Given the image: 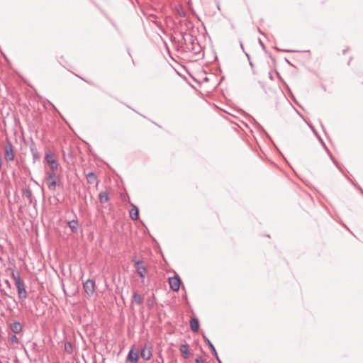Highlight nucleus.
<instances>
[{
	"mask_svg": "<svg viewBox=\"0 0 363 363\" xmlns=\"http://www.w3.org/2000/svg\"><path fill=\"white\" fill-rule=\"evenodd\" d=\"M203 339L205 340V342L207 343V345L209 346L211 350L212 351V353L215 356V357H217V352H216V350L214 347V345L212 344V342L210 341V340L206 337L205 335H203Z\"/></svg>",
	"mask_w": 363,
	"mask_h": 363,
	"instance_id": "17",
	"label": "nucleus"
},
{
	"mask_svg": "<svg viewBox=\"0 0 363 363\" xmlns=\"http://www.w3.org/2000/svg\"><path fill=\"white\" fill-rule=\"evenodd\" d=\"M65 351L68 354H71L72 352V345L71 342H66L65 343Z\"/></svg>",
	"mask_w": 363,
	"mask_h": 363,
	"instance_id": "19",
	"label": "nucleus"
},
{
	"mask_svg": "<svg viewBox=\"0 0 363 363\" xmlns=\"http://www.w3.org/2000/svg\"><path fill=\"white\" fill-rule=\"evenodd\" d=\"M147 305L150 308H152L153 307L154 303L153 301L151 299H148L147 301Z\"/></svg>",
	"mask_w": 363,
	"mask_h": 363,
	"instance_id": "27",
	"label": "nucleus"
},
{
	"mask_svg": "<svg viewBox=\"0 0 363 363\" xmlns=\"http://www.w3.org/2000/svg\"><path fill=\"white\" fill-rule=\"evenodd\" d=\"M187 38H189V40L191 41V43H193V40H192V36L189 34H186L183 36V39L184 40V41H186L187 40Z\"/></svg>",
	"mask_w": 363,
	"mask_h": 363,
	"instance_id": "25",
	"label": "nucleus"
},
{
	"mask_svg": "<svg viewBox=\"0 0 363 363\" xmlns=\"http://www.w3.org/2000/svg\"><path fill=\"white\" fill-rule=\"evenodd\" d=\"M246 56L247 57L248 60H250V56L247 53H246Z\"/></svg>",
	"mask_w": 363,
	"mask_h": 363,
	"instance_id": "31",
	"label": "nucleus"
},
{
	"mask_svg": "<svg viewBox=\"0 0 363 363\" xmlns=\"http://www.w3.org/2000/svg\"><path fill=\"white\" fill-rule=\"evenodd\" d=\"M16 286L19 298L26 299L27 298V292L26 290L25 284L21 278L16 279Z\"/></svg>",
	"mask_w": 363,
	"mask_h": 363,
	"instance_id": "3",
	"label": "nucleus"
},
{
	"mask_svg": "<svg viewBox=\"0 0 363 363\" xmlns=\"http://www.w3.org/2000/svg\"><path fill=\"white\" fill-rule=\"evenodd\" d=\"M190 327L192 331L197 332L199 328V323L197 318H194L190 320Z\"/></svg>",
	"mask_w": 363,
	"mask_h": 363,
	"instance_id": "14",
	"label": "nucleus"
},
{
	"mask_svg": "<svg viewBox=\"0 0 363 363\" xmlns=\"http://www.w3.org/2000/svg\"><path fill=\"white\" fill-rule=\"evenodd\" d=\"M55 186H56V182L55 180H52L49 184H48V188L50 190H55Z\"/></svg>",
	"mask_w": 363,
	"mask_h": 363,
	"instance_id": "20",
	"label": "nucleus"
},
{
	"mask_svg": "<svg viewBox=\"0 0 363 363\" xmlns=\"http://www.w3.org/2000/svg\"><path fill=\"white\" fill-rule=\"evenodd\" d=\"M259 43H260V45H262L263 47L264 44L261 41H259Z\"/></svg>",
	"mask_w": 363,
	"mask_h": 363,
	"instance_id": "32",
	"label": "nucleus"
},
{
	"mask_svg": "<svg viewBox=\"0 0 363 363\" xmlns=\"http://www.w3.org/2000/svg\"><path fill=\"white\" fill-rule=\"evenodd\" d=\"M133 301L135 302L138 305H141L143 302V298L138 294L137 292H135L133 295Z\"/></svg>",
	"mask_w": 363,
	"mask_h": 363,
	"instance_id": "18",
	"label": "nucleus"
},
{
	"mask_svg": "<svg viewBox=\"0 0 363 363\" xmlns=\"http://www.w3.org/2000/svg\"><path fill=\"white\" fill-rule=\"evenodd\" d=\"M138 357V352H134L133 350L131 349L128 354L127 361L130 363H137Z\"/></svg>",
	"mask_w": 363,
	"mask_h": 363,
	"instance_id": "8",
	"label": "nucleus"
},
{
	"mask_svg": "<svg viewBox=\"0 0 363 363\" xmlns=\"http://www.w3.org/2000/svg\"><path fill=\"white\" fill-rule=\"evenodd\" d=\"M83 287L84 291L87 294L88 296H91L94 294L95 291V281L92 279H87L83 284Z\"/></svg>",
	"mask_w": 363,
	"mask_h": 363,
	"instance_id": "4",
	"label": "nucleus"
},
{
	"mask_svg": "<svg viewBox=\"0 0 363 363\" xmlns=\"http://www.w3.org/2000/svg\"><path fill=\"white\" fill-rule=\"evenodd\" d=\"M45 160L50 164L51 169L55 170L58 168L59 163L57 160L55 159L54 155L51 153H46Z\"/></svg>",
	"mask_w": 363,
	"mask_h": 363,
	"instance_id": "6",
	"label": "nucleus"
},
{
	"mask_svg": "<svg viewBox=\"0 0 363 363\" xmlns=\"http://www.w3.org/2000/svg\"><path fill=\"white\" fill-rule=\"evenodd\" d=\"M170 289L174 291H178L181 284V279L178 276L169 278Z\"/></svg>",
	"mask_w": 363,
	"mask_h": 363,
	"instance_id": "5",
	"label": "nucleus"
},
{
	"mask_svg": "<svg viewBox=\"0 0 363 363\" xmlns=\"http://www.w3.org/2000/svg\"><path fill=\"white\" fill-rule=\"evenodd\" d=\"M179 350L184 359L188 358V354L189 352V345L187 344H183L180 346Z\"/></svg>",
	"mask_w": 363,
	"mask_h": 363,
	"instance_id": "13",
	"label": "nucleus"
},
{
	"mask_svg": "<svg viewBox=\"0 0 363 363\" xmlns=\"http://www.w3.org/2000/svg\"><path fill=\"white\" fill-rule=\"evenodd\" d=\"M68 226L72 233H75L78 228V220L77 218L73 219L68 222Z\"/></svg>",
	"mask_w": 363,
	"mask_h": 363,
	"instance_id": "15",
	"label": "nucleus"
},
{
	"mask_svg": "<svg viewBox=\"0 0 363 363\" xmlns=\"http://www.w3.org/2000/svg\"><path fill=\"white\" fill-rule=\"evenodd\" d=\"M130 217L133 220H136L139 218V209L135 205H133L132 208L130 210Z\"/></svg>",
	"mask_w": 363,
	"mask_h": 363,
	"instance_id": "9",
	"label": "nucleus"
},
{
	"mask_svg": "<svg viewBox=\"0 0 363 363\" xmlns=\"http://www.w3.org/2000/svg\"><path fill=\"white\" fill-rule=\"evenodd\" d=\"M4 158L7 162H12L14 160L13 146L10 141H7L4 147Z\"/></svg>",
	"mask_w": 363,
	"mask_h": 363,
	"instance_id": "1",
	"label": "nucleus"
},
{
	"mask_svg": "<svg viewBox=\"0 0 363 363\" xmlns=\"http://www.w3.org/2000/svg\"><path fill=\"white\" fill-rule=\"evenodd\" d=\"M195 362H196V363H203V358L201 356L198 357L196 359Z\"/></svg>",
	"mask_w": 363,
	"mask_h": 363,
	"instance_id": "28",
	"label": "nucleus"
},
{
	"mask_svg": "<svg viewBox=\"0 0 363 363\" xmlns=\"http://www.w3.org/2000/svg\"><path fill=\"white\" fill-rule=\"evenodd\" d=\"M250 66L252 67H253V63H252V62L250 61Z\"/></svg>",
	"mask_w": 363,
	"mask_h": 363,
	"instance_id": "30",
	"label": "nucleus"
},
{
	"mask_svg": "<svg viewBox=\"0 0 363 363\" xmlns=\"http://www.w3.org/2000/svg\"><path fill=\"white\" fill-rule=\"evenodd\" d=\"M10 329L15 334H18L22 330V325L19 322H14L10 325Z\"/></svg>",
	"mask_w": 363,
	"mask_h": 363,
	"instance_id": "10",
	"label": "nucleus"
},
{
	"mask_svg": "<svg viewBox=\"0 0 363 363\" xmlns=\"http://www.w3.org/2000/svg\"><path fill=\"white\" fill-rule=\"evenodd\" d=\"M30 152H31V154H32V156L33 158V161L35 162L37 160H38L40 158V154L38 152V150H37L34 143H32V145L30 147Z\"/></svg>",
	"mask_w": 363,
	"mask_h": 363,
	"instance_id": "11",
	"label": "nucleus"
},
{
	"mask_svg": "<svg viewBox=\"0 0 363 363\" xmlns=\"http://www.w3.org/2000/svg\"><path fill=\"white\" fill-rule=\"evenodd\" d=\"M177 13L179 16L181 17H185L186 16V13L185 11L182 9H177Z\"/></svg>",
	"mask_w": 363,
	"mask_h": 363,
	"instance_id": "23",
	"label": "nucleus"
},
{
	"mask_svg": "<svg viewBox=\"0 0 363 363\" xmlns=\"http://www.w3.org/2000/svg\"><path fill=\"white\" fill-rule=\"evenodd\" d=\"M11 277L15 280V282L16 283V279L21 278L19 273L15 272L14 271L11 273Z\"/></svg>",
	"mask_w": 363,
	"mask_h": 363,
	"instance_id": "22",
	"label": "nucleus"
},
{
	"mask_svg": "<svg viewBox=\"0 0 363 363\" xmlns=\"http://www.w3.org/2000/svg\"><path fill=\"white\" fill-rule=\"evenodd\" d=\"M86 177L87 179V182L89 184H94L96 182L97 184L99 183V182L96 179V176L93 172H89L88 174H86Z\"/></svg>",
	"mask_w": 363,
	"mask_h": 363,
	"instance_id": "12",
	"label": "nucleus"
},
{
	"mask_svg": "<svg viewBox=\"0 0 363 363\" xmlns=\"http://www.w3.org/2000/svg\"><path fill=\"white\" fill-rule=\"evenodd\" d=\"M140 356L144 360H149L152 356V347L145 345L140 352Z\"/></svg>",
	"mask_w": 363,
	"mask_h": 363,
	"instance_id": "7",
	"label": "nucleus"
},
{
	"mask_svg": "<svg viewBox=\"0 0 363 363\" xmlns=\"http://www.w3.org/2000/svg\"><path fill=\"white\" fill-rule=\"evenodd\" d=\"M133 261L135 262L134 267L137 274L143 280L147 272L146 267L143 265V262L140 260H135L133 259Z\"/></svg>",
	"mask_w": 363,
	"mask_h": 363,
	"instance_id": "2",
	"label": "nucleus"
},
{
	"mask_svg": "<svg viewBox=\"0 0 363 363\" xmlns=\"http://www.w3.org/2000/svg\"><path fill=\"white\" fill-rule=\"evenodd\" d=\"M6 284L9 285V281H7V280H6Z\"/></svg>",
	"mask_w": 363,
	"mask_h": 363,
	"instance_id": "34",
	"label": "nucleus"
},
{
	"mask_svg": "<svg viewBox=\"0 0 363 363\" xmlns=\"http://www.w3.org/2000/svg\"><path fill=\"white\" fill-rule=\"evenodd\" d=\"M99 199L101 203H106L109 199L108 193L106 191L100 192L99 195Z\"/></svg>",
	"mask_w": 363,
	"mask_h": 363,
	"instance_id": "16",
	"label": "nucleus"
},
{
	"mask_svg": "<svg viewBox=\"0 0 363 363\" xmlns=\"http://www.w3.org/2000/svg\"><path fill=\"white\" fill-rule=\"evenodd\" d=\"M359 191H361V193L363 194V190L362 189H359Z\"/></svg>",
	"mask_w": 363,
	"mask_h": 363,
	"instance_id": "33",
	"label": "nucleus"
},
{
	"mask_svg": "<svg viewBox=\"0 0 363 363\" xmlns=\"http://www.w3.org/2000/svg\"><path fill=\"white\" fill-rule=\"evenodd\" d=\"M310 128H311V130H313V132L315 134V135L318 137V140L321 142V143L323 144V146L325 147V145L324 143V142L323 141V140L321 139V138L318 135V133H316V131L315 130V129L313 128V126L311 125H309Z\"/></svg>",
	"mask_w": 363,
	"mask_h": 363,
	"instance_id": "21",
	"label": "nucleus"
},
{
	"mask_svg": "<svg viewBox=\"0 0 363 363\" xmlns=\"http://www.w3.org/2000/svg\"><path fill=\"white\" fill-rule=\"evenodd\" d=\"M11 340L12 342H15V343H18V338L15 335H13L11 337Z\"/></svg>",
	"mask_w": 363,
	"mask_h": 363,
	"instance_id": "26",
	"label": "nucleus"
},
{
	"mask_svg": "<svg viewBox=\"0 0 363 363\" xmlns=\"http://www.w3.org/2000/svg\"><path fill=\"white\" fill-rule=\"evenodd\" d=\"M240 46H241L242 48H243V45H242V43H240Z\"/></svg>",
	"mask_w": 363,
	"mask_h": 363,
	"instance_id": "35",
	"label": "nucleus"
},
{
	"mask_svg": "<svg viewBox=\"0 0 363 363\" xmlns=\"http://www.w3.org/2000/svg\"><path fill=\"white\" fill-rule=\"evenodd\" d=\"M216 358L219 362V363H221L218 354H217V357H216Z\"/></svg>",
	"mask_w": 363,
	"mask_h": 363,
	"instance_id": "29",
	"label": "nucleus"
},
{
	"mask_svg": "<svg viewBox=\"0 0 363 363\" xmlns=\"http://www.w3.org/2000/svg\"><path fill=\"white\" fill-rule=\"evenodd\" d=\"M55 177V174L54 172L48 173V180H53V179Z\"/></svg>",
	"mask_w": 363,
	"mask_h": 363,
	"instance_id": "24",
	"label": "nucleus"
}]
</instances>
